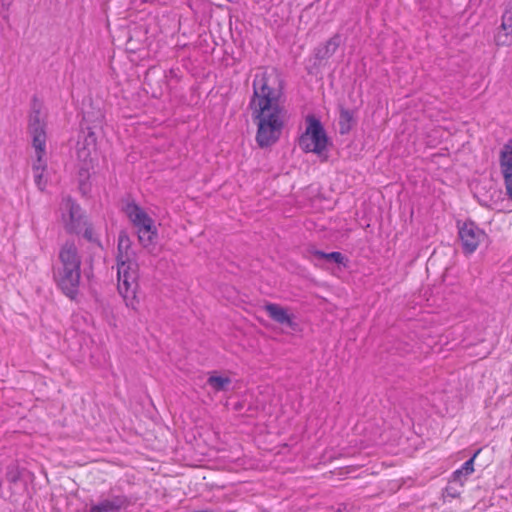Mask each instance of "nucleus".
Returning a JSON list of instances; mask_svg holds the SVG:
<instances>
[{"label": "nucleus", "mask_w": 512, "mask_h": 512, "mask_svg": "<svg viewBox=\"0 0 512 512\" xmlns=\"http://www.w3.org/2000/svg\"><path fill=\"white\" fill-rule=\"evenodd\" d=\"M281 98V90L273 86L268 73L264 70L256 73L248 108L257 126L255 140L261 148L272 146L281 137L286 121V110Z\"/></svg>", "instance_id": "1"}, {"label": "nucleus", "mask_w": 512, "mask_h": 512, "mask_svg": "<svg viewBox=\"0 0 512 512\" xmlns=\"http://www.w3.org/2000/svg\"><path fill=\"white\" fill-rule=\"evenodd\" d=\"M116 267L118 293L128 308L137 310L139 305L137 297L139 290V266L132 259L131 241L124 233L118 237Z\"/></svg>", "instance_id": "2"}, {"label": "nucleus", "mask_w": 512, "mask_h": 512, "mask_svg": "<svg viewBox=\"0 0 512 512\" xmlns=\"http://www.w3.org/2000/svg\"><path fill=\"white\" fill-rule=\"evenodd\" d=\"M81 264V256L75 243L66 241L62 244L52 274L56 286L71 300L76 299L79 294Z\"/></svg>", "instance_id": "3"}, {"label": "nucleus", "mask_w": 512, "mask_h": 512, "mask_svg": "<svg viewBox=\"0 0 512 512\" xmlns=\"http://www.w3.org/2000/svg\"><path fill=\"white\" fill-rule=\"evenodd\" d=\"M305 122V131L298 138L299 148L304 153H313L321 160H327L329 138L321 121L314 115H308Z\"/></svg>", "instance_id": "4"}, {"label": "nucleus", "mask_w": 512, "mask_h": 512, "mask_svg": "<svg viewBox=\"0 0 512 512\" xmlns=\"http://www.w3.org/2000/svg\"><path fill=\"white\" fill-rule=\"evenodd\" d=\"M124 212L133 226L137 229L138 240L143 247L152 245L157 237L154 220L135 202L128 203Z\"/></svg>", "instance_id": "5"}, {"label": "nucleus", "mask_w": 512, "mask_h": 512, "mask_svg": "<svg viewBox=\"0 0 512 512\" xmlns=\"http://www.w3.org/2000/svg\"><path fill=\"white\" fill-rule=\"evenodd\" d=\"M28 131L32 136V143L35 148L37 158L36 162L33 164V170L36 168L46 170V163L44 161L46 153L45 123L38 103H34L33 109L29 115Z\"/></svg>", "instance_id": "6"}, {"label": "nucleus", "mask_w": 512, "mask_h": 512, "mask_svg": "<svg viewBox=\"0 0 512 512\" xmlns=\"http://www.w3.org/2000/svg\"><path fill=\"white\" fill-rule=\"evenodd\" d=\"M61 222L68 233H80L85 225L81 207L70 197L64 198L60 205Z\"/></svg>", "instance_id": "7"}, {"label": "nucleus", "mask_w": 512, "mask_h": 512, "mask_svg": "<svg viewBox=\"0 0 512 512\" xmlns=\"http://www.w3.org/2000/svg\"><path fill=\"white\" fill-rule=\"evenodd\" d=\"M485 237V232L473 222H464L459 228V238L466 255H472Z\"/></svg>", "instance_id": "8"}, {"label": "nucleus", "mask_w": 512, "mask_h": 512, "mask_svg": "<svg viewBox=\"0 0 512 512\" xmlns=\"http://www.w3.org/2000/svg\"><path fill=\"white\" fill-rule=\"evenodd\" d=\"M499 163L506 195L512 199V140L507 141L502 147Z\"/></svg>", "instance_id": "9"}, {"label": "nucleus", "mask_w": 512, "mask_h": 512, "mask_svg": "<svg viewBox=\"0 0 512 512\" xmlns=\"http://www.w3.org/2000/svg\"><path fill=\"white\" fill-rule=\"evenodd\" d=\"M263 308L267 315L276 323L290 328L295 326L294 315L289 312L288 308L272 302L265 303Z\"/></svg>", "instance_id": "10"}, {"label": "nucleus", "mask_w": 512, "mask_h": 512, "mask_svg": "<svg viewBox=\"0 0 512 512\" xmlns=\"http://www.w3.org/2000/svg\"><path fill=\"white\" fill-rule=\"evenodd\" d=\"M207 383L215 392H220L226 390L231 384V379L228 376H221L216 372H212L209 374Z\"/></svg>", "instance_id": "11"}, {"label": "nucleus", "mask_w": 512, "mask_h": 512, "mask_svg": "<svg viewBox=\"0 0 512 512\" xmlns=\"http://www.w3.org/2000/svg\"><path fill=\"white\" fill-rule=\"evenodd\" d=\"M338 123H339V131L342 135L349 133L354 124L353 113L348 109L341 108Z\"/></svg>", "instance_id": "12"}, {"label": "nucleus", "mask_w": 512, "mask_h": 512, "mask_svg": "<svg viewBox=\"0 0 512 512\" xmlns=\"http://www.w3.org/2000/svg\"><path fill=\"white\" fill-rule=\"evenodd\" d=\"M120 509V505L111 500H104L97 505H93L89 512H113Z\"/></svg>", "instance_id": "13"}, {"label": "nucleus", "mask_w": 512, "mask_h": 512, "mask_svg": "<svg viewBox=\"0 0 512 512\" xmlns=\"http://www.w3.org/2000/svg\"><path fill=\"white\" fill-rule=\"evenodd\" d=\"M314 255L321 259L332 260L337 264H342L344 261V257L340 252L325 253L317 250L314 252Z\"/></svg>", "instance_id": "14"}, {"label": "nucleus", "mask_w": 512, "mask_h": 512, "mask_svg": "<svg viewBox=\"0 0 512 512\" xmlns=\"http://www.w3.org/2000/svg\"><path fill=\"white\" fill-rule=\"evenodd\" d=\"M468 476H470V474H466L464 470L460 467L459 469L455 470L452 473L450 481L458 483L461 487H463Z\"/></svg>", "instance_id": "15"}, {"label": "nucleus", "mask_w": 512, "mask_h": 512, "mask_svg": "<svg viewBox=\"0 0 512 512\" xmlns=\"http://www.w3.org/2000/svg\"><path fill=\"white\" fill-rule=\"evenodd\" d=\"M44 172L45 170H41L40 168L33 170L34 181L40 190H44L47 183L46 179H44Z\"/></svg>", "instance_id": "16"}, {"label": "nucleus", "mask_w": 512, "mask_h": 512, "mask_svg": "<svg viewBox=\"0 0 512 512\" xmlns=\"http://www.w3.org/2000/svg\"><path fill=\"white\" fill-rule=\"evenodd\" d=\"M482 449L479 448L474 454L473 456L467 460L462 466L461 468L464 470V472L466 474H473L475 469H474V462H475V459L478 457V455L481 453Z\"/></svg>", "instance_id": "17"}, {"label": "nucleus", "mask_w": 512, "mask_h": 512, "mask_svg": "<svg viewBox=\"0 0 512 512\" xmlns=\"http://www.w3.org/2000/svg\"><path fill=\"white\" fill-rule=\"evenodd\" d=\"M339 42H340V39H339V36H337V35L330 38L325 44L326 54H328V55L334 54L339 46Z\"/></svg>", "instance_id": "18"}]
</instances>
